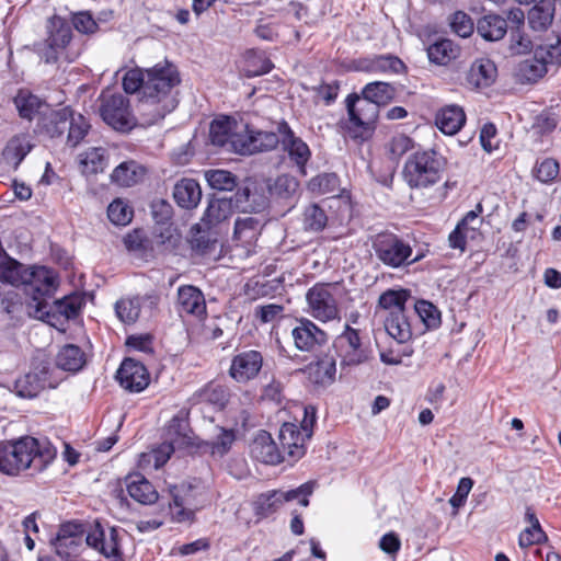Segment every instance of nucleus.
<instances>
[{
  "instance_id": "nucleus-58",
  "label": "nucleus",
  "mask_w": 561,
  "mask_h": 561,
  "mask_svg": "<svg viewBox=\"0 0 561 561\" xmlns=\"http://www.w3.org/2000/svg\"><path fill=\"white\" fill-rule=\"evenodd\" d=\"M313 489V482H306L295 490L279 491V496L283 499L284 503L299 499L300 505L307 507L309 505L308 497L312 494Z\"/></svg>"
},
{
  "instance_id": "nucleus-20",
  "label": "nucleus",
  "mask_w": 561,
  "mask_h": 561,
  "mask_svg": "<svg viewBox=\"0 0 561 561\" xmlns=\"http://www.w3.org/2000/svg\"><path fill=\"white\" fill-rule=\"evenodd\" d=\"M280 142L278 131L254 130L247 124L242 142H238L239 154H253L256 152L273 150Z\"/></svg>"
},
{
  "instance_id": "nucleus-25",
  "label": "nucleus",
  "mask_w": 561,
  "mask_h": 561,
  "mask_svg": "<svg viewBox=\"0 0 561 561\" xmlns=\"http://www.w3.org/2000/svg\"><path fill=\"white\" fill-rule=\"evenodd\" d=\"M178 308L181 314L203 317L206 313V302L203 293L192 285L181 286L178 289Z\"/></svg>"
},
{
  "instance_id": "nucleus-28",
  "label": "nucleus",
  "mask_w": 561,
  "mask_h": 561,
  "mask_svg": "<svg viewBox=\"0 0 561 561\" xmlns=\"http://www.w3.org/2000/svg\"><path fill=\"white\" fill-rule=\"evenodd\" d=\"M173 198L184 209L196 208L202 199V190L197 181L182 179L173 187Z\"/></svg>"
},
{
  "instance_id": "nucleus-6",
  "label": "nucleus",
  "mask_w": 561,
  "mask_h": 561,
  "mask_svg": "<svg viewBox=\"0 0 561 561\" xmlns=\"http://www.w3.org/2000/svg\"><path fill=\"white\" fill-rule=\"evenodd\" d=\"M348 122L345 128L352 138H366L375 127L379 115V106L363 96L350 95L346 99Z\"/></svg>"
},
{
  "instance_id": "nucleus-27",
  "label": "nucleus",
  "mask_w": 561,
  "mask_h": 561,
  "mask_svg": "<svg viewBox=\"0 0 561 561\" xmlns=\"http://www.w3.org/2000/svg\"><path fill=\"white\" fill-rule=\"evenodd\" d=\"M164 442L172 445L175 449H181L192 443L191 431L184 412H179L169 422Z\"/></svg>"
},
{
  "instance_id": "nucleus-54",
  "label": "nucleus",
  "mask_w": 561,
  "mask_h": 561,
  "mask_svg": "<svg viewBox=\"0 0 561 561\" xmlns=\"http://www.w3.org/2000/svg\"><path fill=\"white\" fill-rule=\"evenodd\" d=\"M234 438L232 431L221 428L216 439L207 444L211 455L216 457L225 456L230 450Z\"/></svg>"
},
{
  "instance_id": "nucleus-3",
  "label": "nucleus",
  "mask_w": 561,
  "mask_h": 561,
  "mask_svg": "<svg viewBox=\"0 0 561 561\" xmlns=\"http://www.w3.org/2000/svg\"><path fill=\"white\" fill-rule=\"evenodd\" d=\"M446 168V159L435 150L417 151L409 157L403 179L411 188H426L438 183Z\"/></svg>"
},
{
  "instance_id": "nucleus-47",
  "label": "nucleus",
  "mask_w": 561,
  "mask_h": 561,
  "mask_svg": "<svg viewBox=\"0 0 561 561\" xmlns=\"http://www.w3.org/2000/svg\"><path fill=\"white\" fill-rule=\"evenodd\" d=\"M427 56L437 65H446L457 56V48L450 39H440L427 48Z\"/></svg>"
},
{
  "instance_id": "nucleus-60",
  "label": "nucleus",
  "mask_w": 561,
  "mask_h": 561,
  "mask_svg": "<svg viewBox=\"0 0 561 561\" xmlns=\"http://www.w3.org/2000/svg\"><path fill=\"white\" fill-rule=\"evenodd\" d=\"M175 450L176 449L172 445L163 440V443L159 447L154 448L149 454L144 455V458L148 462H153V467L156 469H159L170 459L172 453H174Z\"/></svg>"
},
{
  "instance_id": "nucleus-45",
  "label": "nucleus",
  "mask_w": 561,
  "mask_h": 561,
  "mask_svg": "<svg viewBox=\"0 0 561 561\" xmlns=\"http://www.w3.org/2000/svg\"><path fill=\"white\" fill-rule=\"evenodd\" d=\"M538 45L519 27L513 28L510 33L507 51L510 56H522L535 53Z\"/></svg>"
},
{
  "instance_id": "nucleus-17",
  "label": "nucleus",
  "mask_w": 561,
  "mask_h": 561,
  "mask_svg": "<svg viewBox=\"0 0 561 561\" xmlns=\"http://www.w3.org/2000/svg\"><path fill=\"white\" fill-rule=\"evenodd\" d=\"M552 59V53L541 45L535 49L534 56L520 61L514 70V77L520 83H535L547 73V65Z\"/></svg>"
},
{
  "instance_id": "nucleus-59",
  "label": "nucleus",
  "mask_w": 561,
  "mask_h": 561,
  "mask_svg": "<svg viewBox=\"0 0 561 561\" xmlns=\"http://www.w3.org/2000/svg\"><path fill=\"white\" fill-rule=\"evenodd\" d=\"M451 30L460 37H469L474 30V24L471 18L465 12H456L450 21Z\"/></svg>"
},
{
  "instance_id": "nucleus-5",
  "label": "nucleus",
  "mask_w": 561,
  "mask_h": 561,
  "mask_svg": "<svg viewBox=\"0 0 561 561\" xmlns=\"http://www.w3.org/2000/svg\"><path fill=\"white\" fill-rule=\"evenodd\" d=\"M314 409H305V417L300 426L295 423H284L279 428L278 440L285 460H297L306 453L305 443L312 435Z\"/></svg>"
},
{
  "instance_id": "nucleus-42",
  "label": "nucleus",
  "mask_w": 561,
  "mask_h": 561,
  "mask_svg": "<svg viewBox=\"0 0 561 561\" xmlns=\"http://www.w3.org/2000/svg\"><path fill=\"white\" fill-rule=\"evenodd\" d=\"M409 297V293L404 289H389L379 297L378 312L382 316L405 311V304Z\"/></svg>"
},
{
  "instance_id": "nucleus-19",
  "label": "nucleus",
  "mask_w": 561,
  "mask_h": 561,
  "mask_svg": "<svg viewBox=\"0 0 561 561\" xmlns=\"http://www.w3.org/2000/svg\"><path fill=\"white\" fill-rule=\"evenodd\" d=\"M262 365L263 356L260 352L244 351L232 358L229 374L237 382H247L260 373Z\"/></svg>"
},
{
  "instance_id": "nucleus-43",
  "label": "nucleus",
  "mask_w": 561,
  "mask_h": 561,
  "mask_svg": "<svg viewBox=\"0 0 561 561\" xmlns=\"http://www.w3.org/2000/svg\"><path fill=\"white\" fill-rule=\"evenodd\" d=\"M105 151L102 148H90L78 156V163L83 174L103 172L106 167Z\"/></svg>"
},
{
  "instance_id": "nucleus-61",
  "label": "nucleus",
  "mask_w": 561,
  "mask_h": 561,
  "mask_svg": "<svg viewBox=\"0 0 561 561\" xmlns=\"http://www.w3.org/2000/svg\"><path fill=\"white\" fill-rule=\"evenodd\" d=\"M82 307V299L78 296H68L56 301V311L67 319L77 317Z\"/></svg>"
},
{
  "instance_id": "nucleus-24",
  "label": "nucleus",
  "mask_w": 561,
  "mask_h": 561,
  "mask_svg": "<svg viewBox=\"0 0 561 561\" xmlns=\"http://www.w3.org/2000/svg\"><path fill=\"white\" fill-rule=\"evenodd\" d=\"M71 111L70 107L54 110L48 106V110L43 112V116L39 117L38 128L50 138L62 136L69 125Z\"/></svg>"
},
{
  "instance_id": "nucleus-41",
  "label": "nucleus",
  "mask_w": 561,
  "mask_h": 561,
  "mask_svg": "<svg viewBox=\"0 0 561 561\" xmlns=\"http://www.w3.org/2000/svg\"><path fill=\"white\" fill-rule=\"evenodd\" d=\"M25 266L10 257L5 252H0V282L14 287L21 286Z\"/></svg>"
},
{
  "instance_id": "nucleus-40",
  "label": "nucleus",
  "mask_w": 561,
  "mask_h": 561,
  "mask_svg": "<svg viewBox=\"0 0 561 561\" xmlns=\"http://www.w3.org/2000/svg\"><path fill=\"white\" fill-rule=\"evenodd\" d=\"M233 214V203L228 198H215L208 203L203 221L208 226H216L227 220Z\"/></svg>"
},
{
  "instance_id": "nucleus-35",
  "label": "nucleus",
  "mask_w": 561,
  "mask_h": 561,
  "mask_svg": "<svg viewBox=\"0 0 561 561\" xmlns=\"http://www.w3.org/2000/svg\"><path fill=\"white\" fill-rule=\"evenodd\" d=\"M497 76L495 64L489 58L477 59L470 68L468 80L477 88L491 85Z\"/></svg>"
},
{
  "instance_id": "nucleus-39",
  "label": "nucleus",
  "mask_w": 561,
  "mask_h": 561,
  "mask_svg": "<svg viewBox=\"0 0 561 561\" xmlns=\"http://www.w3.org/2000/svg\"><path fill=\"white\" fill-rule=\"evenodd\" d=\"M85 364V356L81 348L73 344L65 345L60 348L56 356V365L58 368L76 373Z\"/></svg>"
},
{
  "instance_id": "nucleus-52",
  "label": "nucleus",
  "mask_w": 561,
  "mask_h": 561,
  "mask_svg": "<svg viewBox=\"0 0 561 561\" xmlns=\"http://www.w3.org/2000/svg\"><path fill=\"white\" fill-rule=\"evenodd\" d=\"M298 188V181L294 176L284 174L275 180L271 192L280 198H289L297 193Z\"/></svg>"
},
{
  "instance_id": "nucleus-10",
  "label": "nucleus",
  "mask_w": 561,
  "mask_h": 561,
  "mask_svg": "<svg viewBox=\"0 0 561 561\" xmlns=\"http://www.w3.org/2000/svg\"><path fill=\"white\" fill-rule=\"evenodd\" d=\"M180 81V75L174 65L169 61L159 62L152 68L146 69L144 94L162 100L176 99L173 89Z\"/></svg>"
},
{
  "instance_id": "nucleus-1",
  "label": "nucleus",
  "mask_w": 561,
  "mask_h": 561,
  "mask_svg": "<svg viewBox=\"0 0 561 561\" xmlns=\"http://www.w3.org/2000/svg\"><path fill=\"white\" fill-rule=\"evenodd\" d=\"M56 457V448L47 440L31 436L0 443V472L18 476L26 469L42 471Z\"/></svg>"
},
{
  "instance_id": "nucleus-7",
  "label": "nucleus",
  "mask_w": 561,
  "mask_h": 561,
  "mask_svg": "<svg viewBox=\"0 0 561 561\" xmlns=\"http://www.w3.org/2000/svg\"><path fill=\"white\" fill-rule=\"evenodd\" d=\"M100 102V115L108 126L123 133L137 127L136 116L129 110V101L123 94L103 92Z\"/></svg>"
},
{
  "instance_id": "nucleus-15",
  "label": "nucleus",
  "mask_w": 561,
  "mask_h": 561,
  "mask_svg": "<svg viewBox=\"0 0 561 561\" xmlns=\"http://www.w3.org/2000/svg\"><path fill=\"white\" fill-rule=\"evenodd\" d=\"M57 383V379L53 378V370L41 364L15 381V390L21 398H34L43 389L55 388Z\"/></svg>"
},
{
  "instance_id": "nucleus-34",
  "label": "nucleus",
  "mask_w": 561,
  "mask_h": 561,
  "mask_svg": "<svg viewBox=\"0 0 561 561\" xmlns=\"http://www.w3.org/2000/svg\"><path fill=\"white\" fill-rule=\"evenodd\" d=\"M263 225V220L257 217L245 216L238 218L234 224V239L242 245L250 247L257 240Z\"/></svg>"
},
{
  "instance_id": "nucleus-30",
  "label": "nucleus",
  "mask_w": 561,
  "mask_h": 561,
  "mask_svg": "<svg viewBox=\"0 0 561 561\" xmlns=\"http://www.w3.org/2000/svg\"><path fill=\"white\" fill-rule=\"evenodd\" d=\"M466 122V114L459 105L450 104L442 107L435 117L436 126L446 135L457 134Z\"/></svg>"
},
{
  "instance_id": "nucleus-64",
  "label": "nucleus",
  "mask_w": 561,
  "mask_h": 561,
  "mask_svg": "<svg viewBox=\"0 0 561 561\" xmlns=\"http://www.w3.org/2000/svg\"><path fill=\"white\" fill-rule=\"evenodd\" d=\"M535 174L539 181L550 182L559 174V163L553 159H545L537 165Z\"/></svg>"
},
{
  "instance_id": "nucleus-56",
  "label": "nucleus",
  "mask_w": 561,
  "mask_h": 561,
  "mask_svg": "<svg viewBox=\"0 0 561 561\" xmlns=\"http://www.w3.org/2000/svg\"><path fill=\"white\" fill-rule=\"evenodd\" d=\"M279 494V491L262 494L256 502L257 513L263 516H268L270 514L276 512L284 504V501Z\"/></svg>"
},
{
  "instance_id": "nucleus-26",
  "label": "nucleus",
  "mask_w": 561,
  "mask_h": 561,
  "mask_svg": "<svg viewBox=\"0 0 561 561\" xmlns=\"http://www.w3.org/2000/svg\"><path fill=\"white\" fill-rule=\"evenodd\" d=\"M126 489L130 497L144 505H151L159 497L154 486L140 473L126 477Z\"/></svg>"
},
{
  "instance_id": "nucleus-11",
  "label": "nucleus",
  "mask_w": 561,
  "mask_h": 561,
  "mask_svg": "<svg viewBox=\"0 0 561 561\" xmlns=\"http://www.w3.org/2000/svg\"><path fill=\"white\" fill-rule=\"evenodd\" d=\"M123 533L115 527H103L95 523L87 533L85 545L110 561H123Z\"/></svg>"
},
{
  "instance_id": "nucleus-9",
  "label": "nucleus",
  "mask_w": 561,
  "mask_h": 561,
  "mask_svg": "<svg viewBox=\"0 0 561 561\" xmlns=\"http://www.w3.org/2000/svg\"><path fill=\"white\" fill-rule=\"evenodd\" d=\"M46 28L47 37L37 46V53L46 64H55L69 45L72 31L68 22L58 15L48 19Z\"/></svg>"
},
{
  "instance_id": "nucleus-37",
  "label": "nucleus",
  "mask_w": 561,
  "mask_h": 561,
  "mask_svg": "<svg viewBox=\"0 0 561 561\" xmlns=\"http://www.w3.org/2000/svg\"><path fill=\"white\" fill-rule=\"evenodd\" d=\"M554 5L551 1L542 0L528 12V24L536 32L546 31L553 21Z\"/></svg>"
},
{
  "instance_id": "nucleus-53",
  "label": "nucleus",
  "mask_w": 561,
  "mask_h": 561,
  "mask_svg": "<svg viewBox=\"0 0 561 561\" xmlns=\"http://www.w3.org/2000/svg\"><path fill=\"white\" fill-rule=\"evenodd\" d=\"M305 228L311 231H320L327 225V216L319 206L309 205L304 213Z\"/></svg>"
},
{
  "instance_id": "nucleus-51",
  "label": "nucleus",
  "mask_w": 561,
  "mask_h": 561,
  "mask_svg": "<svg viewBox=\"0 0 561 561\" xmlns=\"http://www.w3.org/2000/svg\"><path fill=\"white\" fill-rule=\"evenodd\" d=\"M131 207L123 199H114L107 207L108 219L117 226H126L133 218Z\"/></svg>"
},
{
  "instance_id": "nucleus-12",
  "label": "nucleus",
  "mask_w": 561,
  "mask_h": 561,
  "mask_svg": "<svg viewBox=\"0 0 561 561\" xmlns=\"http://www.w3.org/2000/svg\"><path fill=\"white\" fill-rule=\"evenodd\" d=\"M247 123L229 116L216 118L210 124L209 136L213 145L239 153L238 142H242Z\"/></svg>"
},
{
  "instance_id": "nucleus-22",
  "label": "nucleus",
  "mask_w": 561,
  "mask_h": 561,
  "mask_svg": "<svg viewBox=\"0 0 561 561\" xmlns=\"http://www.w3.org/2000/svg\"><path fill=\"white\" fill-rule=\"evenodd\" d=\"M116 378L119 385L130 392H140L149 383L146 367L131 358H127L121 364Z\"/></svg>"
},
{
  "instance_id": "nucleus-21",
  "label": "nucleus",
  "mask_w": 561,
  "mask_h": 561,
  "mask_svg": "<svg viewBox=\"0 0 561 561\" xmlns=\"http://www.w3.org/2000/svg\"><path fill=\"white\" fill-rule=\"evenodd\" d=\"M291 336L296 347L304 352H311L328 341V334L309 319L299 320Z\"/></svg>"
},
{
  "instance_id": "nucleus-13",
  "label": "nucleus",
  "mask_w": 561,
  "mask_h": 561,
  "mask_svg": "<svg viewBox=\"0 0 561 561\" xmlns=\"http://www.w3.org/2000/svg\"><path fill=\"white\" fill-rule=\"evenodd\" d=\"M87 530L82 524L66 523L60 526L57 537L53 541L56 553L64 561H72L77 558L85 542Z\"/></svg>"
},
{
  "instance_id": "nucleus-33",
  "label": "nucleus",
  "mask_w": 561,
  "mask_h": 561,
  "mask_svg": "<svg viewBox=\"0 0 561 561\" xmlns=\"http://www.w3.org/2000/svg\"><path fill=\"white\" fill-rule=\"evenodd\" d=\"M386 332L397 342L404 343L412 336V329L407 311L382 314Z\"/></svg>"
},
{
  "instance_id": "nucleus-46",
  "label": "nucleus",
  "mask_w": 561,
  "mask_h": 561,
  "mask_svg": "<svg viewBox=\"0 0 561 561\" xmlns=\"http://www.w3.org/2000/svg\"><path fill=\"white\" fill-rule=\"evenodd\" d=\"M140 297L122 298L115 304V312L118 319L126 323L131 324L137 321L141 310Z\"/></svg>"
},
{
  "instance_id": "nucleus-31",
  "label": "nucleus",
  "mask_w": 561,
  "mask_h": 561,
  "mask_svg": "<svg viewBox=\"0 0 561 561\" xmlns=\"http://www.w3.org/2000/svg\"><path fill=\"white\" fill-rule=\"evenodd\" d=\"M146 174L142 165L134 160L124 161L118 164L111 173L112 183L122 186L130 187L139 183Z\"/></svg>"
},
{
  "instance_id": "nucleus-16",
  "label": "nucleus",
  "mask_w": 561,
  "mask_h": 561,
  "mask_svg": "<svg viewBox=\"0 0 561 561\" xmlns=\"http://www.w3.org/2000/svg\"><path fill=\"white\" fill-rule=\"evenodd\" d=\"M178 105L176 99L162 100L149 95H142L137 106V126L149 127L159 123Z\"/></svg>"
},
{
  "instance_id": "nucleus-36",
  "label": "nucleus",
  "mask_w": 561,
  "mask_h": 561,
  "mask_svg": "<svg viewBox=\"0 0 561 561\" xmlns=\"http://www.w3.org/2000/svg\"><path fill=\"white\" fill-rule=\"evenodd\" d=\"M31 144L26 135L13 136L5 145L2 156L9 165L16 169L31 151Z\"/></svg>"
},
{
  "instance_id": "nucleus-55",
  "label": "nucleus",
  "mask_w": 561,
  "mask_h": 561,
  "mask_svg": "<svg viewBox=\"0 0 561 561\" xmlns=\"http://www.w3.org/2000/svg\"><path fill=\"white\" fill-rule=\"evenodd\" d=\"M413 148V141L405 135H394L387 145L391 159L399 160L403 154Z\"/></svg>"
},
{
  "instance_id": "nucleus-44",
  "label": "nucleus",
  "mask_w": 561,
  "mask_h": 561,
  "mask_svg": "<svg viewBox=\"0 0 561 561\" xmlns=\"http://www.w3.org/2000/svg\"><path fill=\"white\" fill-rule=\"evenodd\" d=\"M364 69L370 72L400 73L404 64L396 56L380 55L366 61Z\"/></svg>"
},
{
  "instance_id": "nucleus-23",
  "label": "nucleus",
  "mask_w": 561,
  "mask_h": 561,
  "mask_svg": "<svg viewBox=\"0 0 561 561\" xmlns=\"http://www.w3.org/2000/svg\"><path fill=\"white\" fill-rule=\"evenodd\" d=\"M250 451L253 458L263 463L276 465L285 460L280 447L276 446L271 434L265 431H260L255 435Z\"/></svg>"
},
{
  "instance_id": "nucleus-50",
  "label": "nucleus",
  "mask_w": 561,
  "mask_h": 561,
  "mask_svg": "<svg viewBox=\"0 0 561 561\" xmlns=\"http://www.w3.org/2000/svg\"><path fill=\"white\" fill-rule=\"evenodd\" d=\"M205 178L209 186L218 191H232L237 185L236 176L226 170H208Z\"/></svg>"
},
{
  "instance_id": "nucleus-4",
  "label": "nucleus",
  "mask_w": 561,
  "mask_h": 561,
  "mask_svg": "<svg viewBox=\"0 0 561 561\" xmlns=\"http://www.w3.org/2000/svg\"><path fill=\"white\" fill-rule=\"evenodd\" d=\"M337 295L336 284L313 285L306 294L307 313L322 323L340 320Z\"/></svg>"
},
{
  "instance_id": "nucleus-14",
  "label": "nucleus",
  "mask_w": 561,
  "mask_h": 561,
  "mask_svg": "<svg viewBox=\"0 0 561 561\" xmlns=\"http://www.w3.org/2000/svg\"><path fill=\"white\" fill-rule=\"evenodd\" d=\"M334 346L342 365L357 366L368 359V353L362 346L357 330L350 325H346L344 332L336 337Z\"/></svg>"
},
{
  "instance_id": "nucleus-29",
  "label": "nucleus",
  "mask_w": 561,
  "mask_h": 561,
  "mask_svg": "<svg viewBox=\"0 0 561 561\" xmlns=\"http://www.w3.org/2000/svg\"><path fill=\"white\" fill-rule=\"evenodd\" d=\"M236 207L242 213L261 214L268 206V199L263 194L257 192L256 187L247 185L240 188L236 195Z\"/></svg>"
},
{
  "instance_id": "nucleus-8",
  "label": "nucleus",
  "mask_w": 561,
  "mask_h": 561,
  "mask_svg": "<svg viewBox=\"0 0 561 561\" xmlns=\"http://www.w3.org/2000/svg\"><path fill=\"white\" fill-rule=\"evenodd\" d=\"M373 249L377 259L390 267H400L419 261V256L410 260L412 248L394 233H378L373 240Z\"/></svg>"
},
{
  "instance_id": "nucleus-49",
  "label": "nucleus",
  "mask_w": 561,
  "mask_h": 561,
  "mask_svg": "<svg viewBox=\"0 0 561 561\" xmlns=\"http://www.w3.org/2000/svg\"><path fill=\"white\" fill-rule=\"evenodd\" d=\"M364 99L371 101L376 103L378 106L380 104L387 103L391 96H392V89L391 87L386 82H370L365 85L363 89V95Z\"/></svg>"
},
{
  "instance_id": "nucleus-62",
  "label": "nucleus",
  "mask_w": 561,
  "mask_h": 561,
  "mask_svg": "<svg viewBox=\"0 0 561 561\" xmlns=\"http://www.w3.org/2000/svg\"><path fill=\"white\" fill-rule=\"evenodd\" d=\"M414 311L427 327H434L439 322L437 309L428 301L421 300L416 302Z\"/></svg>"
},
{
  "instance_id": "nucleus-63",
  "label": "nucleus",
  "mask_w": 561,
  "mask_h": 561,
  "mask_svg": "<svg viewBox=\"0 0 561 561\" xmlns=\"http://www.w3.org/2000/svg\"><path fill=\"white\" fill-rule=\"evenodd\" d=\"M247 68L244 69L248 77H256L268 72L273 65L263 56L252 55L247 60Z\"/></svg>"
},
{
  "instance_id": "nucleus-48",
  "label": "nucleus",
  "mask_w": 561,
  "mask_h": 561,
  "mask_svg": "<svg viewBox=\"0 0 561 561\" xmlns=\"http://www.w3.org/2000/svg\"><path fill=\"white\" fill-rule=\"evenodd\" d=\"M69 125L67 126L68 135H67V145L70 147H77L81 140L87 136L90 124L81 114H75L71 111V116L69 118Z\"/></svg>"
},
{
  "instance_id": "nucleus-38",
  "label": "nucleus",
  "mask_w": 561,
  "mask_h": 561,
  "mask_svg": "<svg viewBox=\"0 0 561 561\" xmlns=\"http://www.w3.org/2000/svg\"><path fill=\"white\" fill-rule=\"evenodd\" d=\"M477 32L486 41H500L507 32V23L500 15H484L478 21Z\"/></svg>"
},
{
  "instance_id": "nucleus-57",
  "label": "nucleus",
  "mask_w": 561,
  "mask_h": 561,
  "mask_svg": "<svg viewBox=\"0 0 561 561\" xmlns=\"http://www.w3.org/2000/svg\"><path fill=\"white\" fill-rule=\"evenodd\" d=\"M146 81V70L130 69L123 77V88L126 93H135L141 89L144 93V87Z\"/></svg>"
},
{
  "instance_id": "nucleus-2",
  "label": "nucleus",
  "mask_w": 561,
  "mask_h": 561,
  "mask_svg": "<svg viewBox=\"0 0 561 561\" xmlns=\"http://www.w3.org/2000/svg\"><path fill=\"white\" fill-rule=\"evenodd\" d=\"M21 285L31 298L26 305V313L43 320L48 316L46 297H50L58 286L56 274L45 266L25 267Z\"/></svg>"
},
{
  "instance_id": "nucleus-32",
  "label": "nucleus",
  "mask_w": 561,
  "mask_h": 561,
  "mask_svg": "<svg viewBox=\"0 0 561 561\" xmlns=\"http://www.w3.org/2000/svg\"><path fill=\"white\" fill-rule=\"evenodd\" d=\"M13 101L19 115L28 121L33 119L36 114L42 117L43 112H46L49 106L46 102L27 90H20Z\"/></svg>"
},
{
  "instance_id": "nucleus-18",
  "label": "nucleus",
  "mask_w": 561,
  "mask_h": 561,
  "mask_svg": "<svg viewBox=\"0 0 561 561\" xmlns=\"http://www.w3.org/2000/svg\"><path fill=\"white\" fill-rule=\"evenodd\" d=\"M277 131L284 150L288 152L290 160H293L300 172L305 174V165L311 157L308 145L300 137L296 136L285 121L277 123Z\"/></svg>"
}]
</instances>
